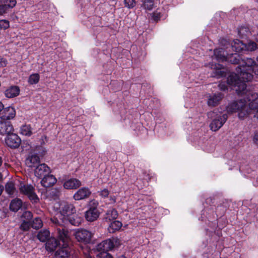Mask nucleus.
<instances>
[{"label":"nucleus","instance_id":"f257e3e1","mask_svg":"<svg viewBox=\"0 0 258 258\" xmlns=\"http://www.w3.org/2000/svg\"><path fill=\"white\" fill-rule=\"evenodd\" d=\"M221 50L215 51L217 58L222 62L227 61L231 63L239 64L236 71V73H231L227 78V84L237 93L244 91L246 88V82L251 81L253 79L252 73L258 75V65H256L255 61L251 58H246L240 60V56L237 53H232L225 55L224 52L222 56L219 55Z\"/></svg>","mask_w":258,"mask_h":258},{"label":"nucleus","instance_id":"f03ea898","mask_svg":"<svg viewBox=\"0 0 258 258\" xmlns=\"http://www.w3.org/2000/svg\"><path fill=\"white\" fill-rule=\"evenodd\" d=\"M238 94H246V100L240 99L228 104L226 107L229 114L238 112V117L244 119L251 115L258 119V94L252 92L244 91Z\"/></svg>","mask_w":258,"mask_h":258},{"label":"nucleus","instance_id":"7ed1b4c3","mask_svg":"<svg viewBox=\"0 0 258 258\" xmlns=\"http://www.w3.org/2000/svg\"><path fill=\"white\" fill-rule=\"evenodd\" d=\"M54 209L56 213L51 220L55 225L61 226L60 229L67 223V218L76 211L75 207L73 204L66 202L56 203L54 206Z\"/></svg>","mask_w":258,"mask_h":258},{"label":"nucleus","instance_id":"20e7f679","mask_svg":"<svg viewBox=\"0 0 258 258\" xmlns=\"http://www.w3.org/2000/svg\"><path fill=\"white\" fill-rule=\"evenodd\" d=\"M57 237L62 242V244L59 243V248L55 252L56 258H66L70 254V236L68 230L62 228H57Z\"/></svg>","mask_w":258,"mask_h":258},{"label":"nucleus","instance_id":"39448f33","mask_svg":"<svg viewBox=\"0 0 258 258\" xmlns=\"http://www.w3.org/2000/svg\"><path fill=\"white\" fill-rule=\"evenodd\" d=\"M208 116L212 119L210 127L213 132L219 130L223 125L228 118L226 114H219L217 110L208 112Z\"/></svg>","mask_w":258,"mask_h":258},{"label":"nucleus","instance_id":"423d86ee","mask_svg":"<svg viewBox=\"0 0 258 258\" xmlns=\"http://www.w3.org/2000/svg\"><path fill=\"white\" fill-rule=\"evenodd\" d=\"M98 202L92 200L89 204V209L86 211L85 217L87 221L92 222L96 220L99 216L100 213L97 209Z\"/></svg>","mask_w":258,"mask_h":258},{"label":"nucleus","instance_id":"0eeeda50","mask_svg":"<svg viewBox=\"0 0 258 258\" xmlns=\"http://www.w3.org/2000/svg\"><path fill=\"white\" fill-rule=\"evenodd\" d=\"M120 244V241L117 238H112L102 241L97 244L96 248L100 251H109L118 247Z\"/></svg>","mask_w":258,"mask_h":258},{"label":"nucleus","instance_id":"6e6552de","mask_svg":"<svg viewBox=\"0 0 258 258\" xmlns=\"http://www.w3.org/2000/svg\"><path fill=\"white\" fill-rule=\"evenodd\" d=\"M20 192L27 196L33 203H37L39 201V198L35 192L34 187L31 184L21 185L19 188Z\"/></svg>","mask_w":258,"mask_h":258},{"label":"nucleus","instance_id":"1a4fd4ad","mask_svg":"<svg viewBox=\"0 0 258 258\" xmlns=\"http://www.w3.org/2000/svg\"><path fill=\"white\" fill-rule=\"evenodd\" d=\"M76 239L79 242L85 243H90L93 234L85 229H77L74 234Z\"/></svg>","mask_w":258,"mask_h":258},{"label":"nucleus","instance_id":"9d476101","mask_svg":"<svg viewBox=\"0 0 258 258\" xmlns=\"http://www.w3.org/2000/svg\"><path fill=\"white\" fill-rule=\"evenodd\" d=\"M223 42L225 43L224 46L226 47V49L232 48L236 52L244 51V44L238 39L234 40L231 43L226 39L221 40L220 43L223 44Z\"/></svg>","mask_w":258,"mask_h":258},{"label":"nucleus","instance_id":"9b49d317","mask_svg":"<svg viewBox=\"0 0 258 258\" xmlns=\"http://www.w3.org/2000/svg\"><path fill=\"white\" fill-rule=\"evenodd\" d=\"M21 139L19 137L13 132L8 135L5 139V143L7 145L12 148L19 147L21 144Z\"/></svg>","mask_w":258,"mask_h":258},{"label":"nucleus","instance_id":"f8f14e48","mask_svg":"<svg viewBox=\"0 0 258 258\" xmlns=\"http://www.w3.org/2000/svg\"><path fill=\"white\" fill-rule=\"evenodd\" d=\"M16 110L13 106L5 107L0 111V118L3 120L13 119L16 116Z\"/></svg>","mask_w":258,"mask_h":258},{"label":"nucleus","instance_id":"ddd939ff","mask_svg":"<svg viewBox=\"0 0 258 258\" xmlns=\"http://www.w3.org/2000/svg\"><path fill=\"white\" fill-rule=\"evenodd\" d=\"M91 194V191L87 187H81L74 195L73 198L76 201H80L88 198Z\"/></svg>","mask_w":258,"mask_h":258},{"label":"nucleus","instance_id":"4468645a","mask_svg":"<svg viewBox=\"0 0 258 258\" xmlns=\"http://www.w3.org/2000/svg\"><path fill=\"white\" fill-rule=\"evenodd\" d=\"M50 172V168L45 163L40 164L36 166L34 170L35 176L38 178L43 177Z\"/></svg>","mask_w":258,"mask_h":258},{"label":"nucleus","instance_id":"2eb2a0df","mask_svg":"<svg viewBox=\"0 0 258 258\" xmlns=\"http://www.w3.org/2000/svg\"><path fill=\"white\" fill-rule=\"evenodd\" d=\"M207 67L210 68L213 70L212 76L217 78H220L224 76L225 75L224 69L222 68V66L219 63H209Z\"/></svg>","mask_w":258,"mask_h":258},{"label":"nucleus","instance_id":"dca6fc26","mask_svg":"<svg viewBox=\"0 0 258 258\" xmlns=\"http://www.w3.org/2000/svg\"><path fill=\"white\" fill-rule=\"evenodd\" d=\"M13 132V126L10 121H0V135L8 136Z\"/></svg>","mask_w":258,"mask_h":258},{"label":"nucleus","instance_id":"f3484780","mask_svg":"<svg viewBox=\"0 0 258 258\" xmlns=\"http://www.w3.org/2000/svg\"><path fill=\"white\" fill-rule=\"evenodd\" d=\"M223 98L221 93H215L209 95L207 101L208 106L214 107L218 105Z\"/></svg>","mask_w":258,"mask_h":258},{"label":"nucleus","instance_id":"a211bd4d","mask_svg":"<svg viewBox=\"0 0 258 258\" xmlns=\"http://www.w3.org/2000/svg\"><path fill=\"white\" fill-rule=\"evenodd\" d=\"M82 183L76 178H70L66 180L63 183V187L67 189H76L81 186Z\"/></svg>","mask_w":258,"mask_h":258},{"label":"nucleus","instance_id":"6ab92c4d","mask_svg":"<svg viewBox=\"0 0 258 258\" xmlns=\"http://www.w3.org/2000/svg\"><path fill=\"white\" fill-rule=\"evenodd\" d=\"M40 163V158L36 154L30 153L25 160L26 165L29 167H35Z\"/></svg>","mask_w":258,"mask_h":258},{"label":"nucleus","instance_id":"aec40b11","mask_svg":"<svg viewBox=\"0 0 258 258\" xmlns=\"http://www.w3.org/2000/svg\"><path fill=\"white\" fill-rule=\"evenodd\" d=\"M57 181L56 177L50 173L44 176L41 180V185L45 187L52 186Z\"/></svg>","mask_w":258,"mask_h":258},{"label":"nucleus","instance_id":"412c9836","mask_svg":"<svg viewBox=\"0 0 258 258\" xmlns=\"http://www.w3.org/2000/svg\"><path fill=\"white\" fill-rule=\"evenodd\" d=\"M20 93V89L18 86H13L8 88L5 92L8 98H13L18 96Z\"/></svg>","mask_w":258,"mask_h":258},{"label":"nucleus","instance_id":"4be33fe9","mask_svg":"<svg viewBox=\"0 0 258 258\" xmlns=\"http://www.w3.org/2000/svg\"><path fill=\"white\" fill-rule=\"evenodd\" d=\"M69 217V218H67V223L69 222L71 224L76 226H79L83 221L82 217L77 214L76 212Z\"/></svg>","mask_w":258,"mask_h":258},{"label":"nucleus","instance_id":"5701e85b","mask_svg":"<svg viewBox=\"0 0 258 258\" xmlns=\"http://www.w3.org/2000/svg\"><path fill=\"white\" fill-rule=\"evenodd\" d=\"M57 240L55 238H50L48 239L45 244V247L47 250L53 251L55 249L59 246Z\"/></svg>","mask_w":258,"mask_h":258},{"label":"nucleus","instance_id":"b1692460","mask_svg":"<svg viewBox=\"0 0 258 258\" xmlns=\"http://www.w3.org/2000/svg\"><path fill=\"white\" fill-rule=\"evenodd\" d=\"M238 34L239 37L241 38L248 37L251 32L249 28L246 26H242L238 29Z\"/></svg>","mask_w":258,"mask_h":258},{"label":"nucleus","instance_id":"393cba45","mask_svg":"<svg viewBox=\"0 0 258 258\" xmlns=\"http://www.w3.org/2000/svg\"><path fill=\"white\" fill-rule=\"evenodd\" d=\"M122 223L119 221H114L111 222L108 228V230L110 233H114L117 231H118L122 227Z\"/></svg>","mask_w":258,"mask_h":258},{"label":"nucleus","instance_id":"a878e982","mask_svg":"<svg viewBox=\"0 0 258 258\" xmlns=\"http://www.w3.org/2000/svg\"><path fill=\"white\" fill-rule=\"evenodd\" d=\"M22 201L19 199L12 201L10 205V210L14 212H17L22 207Z\"/></svg>","mask_w":258,"mask_h":258},{"label":"nucleus","instance_id":"bb28decb","mask_svg":"<svg viewBox=\"0 0 258 258\" xmlns=\"http://www.w3.org/2000/svg\"><path fill=\"white\" fill-rule=\"evenodd\" d=\"M117 216V211L115 209H111L107 211L105 219L108 221H112L116 219Z\"/></svg>","mask_w":258,"mask_h":258},{"label":"nucleus","instance_id":"cd10ccee","mask_svg":"<svg viewBox=\"0 0 258 258\" xmlns=\"http://www.w3.org/2000/svg\"><path fill=\"white\" fill-rule=\"evenodd\" d=\"M50 232L47 229H44L39 232L37 234L38 239L41 242H44L49 237Z\"/></svg>","mask_w":258,"mask_h":258},{"label":"nucleus","instance_id":"c85d7f7f","mask_svg":"<svg viewBox=\"0 0 258 258\" xmlns=\"http://www.w3.org/2000/svg\"><path fill=\"white\" fill-rule=\"evenodd\" d=\"M258 48L257 44L249 40L247 44H244V51H254Z\"/></svg>","mask_w":258,"mask_h":258},{"label":"nucleus","instance_id":"c756f323","mask_svg":"<svg viewBox=\"0 0 258 258\" xmlns=\"http://www.w3.org/2000/svg\"><path fill=\"white\" fill-rule=\"evenodd\" d=\"M20 134L26 136H30L32 134V132L30 125H23L20 129Z\"/></svg>","mask_w":258,"mask_h":258},{"label":"nucleus","instance_id":"7c9ffc66","mask_svg":"<svg viewBox=\"0 0 258 258\" xmlns=\"http://www.w3.org/2000/svg\"><path fill=\"white\" fill-rule=\"evenodd\" d=\"M1 3L4 6H6L8 10L14 8L17 3L16 0H1Z\"/></svg>","mask_w":258,"mask_h":258},{"label":"nucleus","instance_id":"2f4dec72","mask_svg":"<svg viewBox=\"0 0 258 258\" xmlns=\"http://www.w3.org/2000/svg\"><path fill=\"white\" fill-rule=\"evenodd\" d=\"M40 79L39 75L35 73L31 75L28 79V83L31 85L36 84L38 83Z\"/></svg>","mask_w":258,"mask_h":258},{"label":"nucleus","instance_id":"473e14b6","mask_svg":"<svg viewBox=\"0 0 258 258\" xmlns=\"http://www.w3.org/2000/svg\"><path fill=\"white\" fill-rule=\"evenodd\" d=\"M224 42L223 43V44L221 43V44L223 46V48H218V49H216L215 50H214V56L213 57V59H216L217 60L219 61H222L221 60H220L219 59H218L216 55L215 54V51H217V50H221V52H219L218 53H219V56H222V54H223V52H224L225 55H228V49H226V47L224 46Z\"/></svg>","mask_w":258,"mask_h":258},{"label":"nucleus","instance_id":"72a5a7b5","mask_svg":"<svg viewBox=\"0 0 258 258\" xmlns=\"http://www.w3.org/2000/svg\"><path fill=\"white\" fill-rule=\"evenodd\" d=\"M31 226L36 229H38L41 228L43 226V223L41 219L39 217L35 218L32 223L31 224Z\"/></svg>","mask_w":258,"mask_h":258},{"label":"nucleus","instance_id":"f704fd0d","mask_svg":"<svg viewBox=\"0 0 258 258\" xmlns=\"http://www.w3.org/2000/svg\"><path fill=\"white\" fill-rule=\"evenodd\" d=\"M31 226V224L29 221H25V220H23L20 227L22 230L27 231L29 230Z\"/></svg>","mask_w":258,"mask_h":258},{"label":"nucleus","instance_id":"c9c22d12","mask_svg":"<svg viewBox=\"0 0 258 258\" xmlns=\"http://www.w3.org/2000/svg\"><path fill=\"white\" fill-rule=\"evenodd\" d=\"M124 4L125 7L131 9L136 6V2L135 0H124Z\"/></svg>","mask_w":258,"mask_h":258},{"label":"nucleus","instance_id":"e433bc0d","mask_svg":"<svg viewBox=\"0 0 258 258\" xmlns=\"http://www.w3.org/2000/svg\"><path fill=\"white\" fill-rule=\"evenodd\" d=\"M10 27L9 22L6 20H0V30H6Z\"/></svg>","mask_w":258,"mask_h":258},{"label":"nucleus","instance_id":"4c0bfd02","mask_svg":"<svg viewBox=\"0 0 258 258\" xmlns=\"http://www.w3.org/2000/svg\"><path fill=\"white\" fill-rule=\"evenodd\" d=\"M6 191L9 195H12L14 191V186L12 183H7L6 185Z\"/></svg>","mask_w":258,"mask_h":258},{"label":"nucleus","instance_id":"58836bf2","mask_svg":"<svg viewBox=\"0 0 258 258\" xmlns=\"http://www.w3.org/2000/svg\"><path fill=\"white\" fill-rule=\"evenodd\" d=\"M98 193L99 196L102 198H106L108 197L109 195V191L107 188H104L98 191Z\"/></svg>","mask_w":258,"mask_h":258},{"label":"nucleus","instance_id":"ea45409f","mask_svg":"<svg viewBox=\"0 0 258 258\" xmlns=\"http://www.w3.org/2000/svg\"><path fill=\"white\" fill-rule=\"evenodd\" d=\"M32 214L30 211H25L22 215V218H24L25 221H29L32 218Z\"/></svg>","mask_w":258,"mask_h":258},{"label":"nucleus","instance_id":"a19ab883","mask_svg":"<svg viewBox=\"0 0 258 258\" xmlns=\"http://www.w3.org/2000/svg\"><path fill=\"white\" fill-rule=\"evenodd\" d=\"M98 258H113L110 254L105 251H101V252L98 254Z\"/></svg>","mask_w":258,"mask_h":258},{"label":"nucleus","instance_id":"79ce46f5","mask_svg":"<svg viewBox=\"0 0 258 258\" xmlns=\"http://www.w3.org/2000/svg\"><path fill=\"white\" fill-rule=\"evenodd\" d=\"M6 7V6H4L2 4L0 5V15H3L8 10Z\"/></svg>","mask_w":258,"mask_h":258},{"label":"nucleus","instance_id":"37998d69","mask_svg":"<svg viewBox=\"0 0 258 258\" xmlns=\"http://www.w3.org/2000/svg\"><path fill=\"white\" fill-rule=\"evenodd\" d=\"M218 87H219V89L222 91H225V90L228 89V87L227 86L226 84L224 83H220L219 84Z\"/></svg>","mask_w":258,"mask_h":258},{"label":"nucleus","instance_id":"c03bdc74","mask_svg":"<svg viewBox=\"0 0 258 258\" xmlns=\"http://www.w3.org/2000/svg\"><path fill=\"white\" fill-rule=\"evenodd\" d=\"M253 141L255 144L258 145V130L255 131L254 134Z\"/></svg>","mask_w":258,"mask_h":258},{"label":"nucleus","instance_id":"a18cd8bd","mask_svg":"<svg viewBox=\"0 0 258 258\" xmlns=\"http://www.w3.org/2000/svg\"><path fill=\"white\" fill-rule=\"evenodd\" d=\"M47 141V137L45 135H43L40 139V143L41 145H43Z\"/></svg>","mask_w":258,"mask_h":258},{"label":"nucleus","instance_id":"49530a36","mask_svg":"<svg viewBox=\"0 0 258 258\" xmlns=\"http://www.w3.org/2000/svg\"><path fill=\"white\" fill-rule=\"evenodd\" d=\"M116 197L115 196H112V195H110L109 196V204H114L116 202Z\"/></svg>","mask_w":258,"mask_h":258},{"label":"nucleus","instance_id":"de8ad7c7","mask_svg":"<svg viewBox=\"0 0 258 258\" xmlns=\"http://www.w3.org/2000/svg\"><path fill=\"white\" fill-rule=\"evenodd\" d=\"M254 40L258 43V33L254 36Z\"/></svg>","mask_w":258,"mask_h":258},{"label":"nucleus","instance_id":"09e8293b","mask_svg":"<svg viewBox=\"0 0 258 258\" xmlns=\"http://www.w3.org/2000/svg\"><path fill=\"white\" fill-rule=\"evenodd\" d=\"M3 108H4L3 104L2 103L0 102V111L2 110Z\"/></svg>","mask_w":258,"mask_h":258},{"label":"nucleus","instance_id":"8fccbe9b","mask_svg":"<svg viewBox=\"0 0 258 258\" xmlns=\"http://www.w3.org/2000/svg\"><path fill=\"white\" fill-rule=\"evenodd\" d=\"M3 190V186L2 185H0V196L2 194Z\"/></svg>","mask_w":258,"mask_h":258},{"label":"nucleus","instance_id":"3c124183","mask_svg":"<svg viewBox=\"0 0 258 258\" xmlns=\"http://www.w3.org/2000/svg\"><path fill=\"white\" fill-rule=\"evenodd\" d=\"M117 258H127V257H126L123 255H121L119 256Z\"/></svg>","mask_w":258,"mask_h":258},{"label":"nucleus","instance_id":"603ef678","mask_svg":"<svg viewBox=\"0 0 258 258\" xmlns=\"http://www.w3.org/2000/svg\"><path fill=\"white\" fill-rule=\"evenodd\" d=\"M2 164V158L0 157V166Z\"/></svg>","mask_w":258,"mask_h":258},{"label":"nucleus","instance_id":"864d4df0","mask_svg":"<svg viewBox=\"0 0 258 258\" xmlns=\"http://www.w3.org/2000/svg\"><path fill=\"white\" fill-rule=\"evenodd\" d=\"M2 174L1 173H0V180L2 179Z\"/></svg>","mask_w":258,"mask_h":258}]
</instances>
